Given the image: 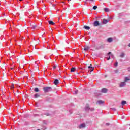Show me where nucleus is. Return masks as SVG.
I'll use <instances>...</instances> for the list:
<instances>
[{
    "label": "nucleus",
    "mask_w": 130,
    "mask_h": 130,
    "mask_svg": "<svg viewBox=\"0 0 130 130\" xmlns=\"http://www.w3.org/2000/svg\"><path fill=\"white\" fill-rule=\"evenodd\" d=\"M83 127H86V124L83 123L81 124L80 126H79V128H83Z\"/></svg>",
    "instance_id": "f8f14e48"
},
{
    "label": "nucleus",
    "mask_w": 130,
    "mask_h": 130,
    "mask_svg": "<svg viewBox=\"0 0 130 130\" xmlns=\"http://www.w3.org/2000/svg\"><path fill=\"white\" fill-rule=\"evenodd\" d=\"M113 40V39H112V38H108L107 39L108 42H109V43L112 42Z\"/></svg>",
    "instance_id": "4468645a"
},
{
    "label": "nucleus",
    "mask_w": 130,
    "mask_h": 130,
    "mask_svg": "<svg viewBox=\"0 0 130 130\" xmlns=\"http://www.w3.org/2000/svg\"><path fill=\"white\" fill-rule=\"evenodd\" d=\"M128 46H129V47H130V43L128 44Z\"/></svg>",
    "instance_id": "a19ab883"
},
{
    "label": "nucleus",
    "mask_w": 130,
    "mask_h": 130,
    "mask_svg": "<svg viewBox=\"0 0 130 130\" xmlns=\"http://www.w3.org/2000/svg\"><path fill=\"white\" fill-rule=\"evenodd\" d=\"M108 23V20L106 19H103V24L104 25H105L106 24H107Z\"/></svg>",
    "instance_id": "9b49d317"
},
{
    "label": "nucleus",
    "mask_w": 130,
    "mask_h": 130,
    "mask_svg": "<svg viewBox=\"0 0 130 130\" xmlns=\"http://www.w3.org/2000/svg\"><path fill=\"white\" fill-rule=\"evenodd\" d=\"M90 111H94L95 110V109L94 108H89Z\"/></svg>",
    "instance_id": "a878e982"
},
{
    "label": "nucleus",
    "mask_w": 130,
    "mask_h": 130,
    "mask_svg": "<svg viewBox=\"0 0 130 130\" xmlns=\"http://www.w3.org/2000/svg\"><path fill=\"white\" fill-rule=\"evenodd\" d=\"M100 23H99V21H98V20H96L93 23L94 27H98V26H100Z\"/></svg>",
    "instance_id": "f03ea898"
},
{
    "label": "nucleus",
    "mask_w": 130,
    "mask_h": 130,
    "mask_svg": "<svg viewBox=\"0 0 130 130\" xmlns=\"http://www.w3.org/2000/svg\"><path fill=\"white\" fill-rule=\"evenodd\" d=\"M121 104L122 106L124 105L125 104H126V101H122Z\"/></svg>",
    "instance_id": "aec40b11"
},
{
    "label": "nucleus",
    "mask_w": 130,
    "mask_h": 130,
    "mask_svg": "<svg viewBox=\"0 0 130 130\" xmlns=\"http://www.w3.org/2000/svg\"><path fill=\"white\" fill-rule=\"evenodd\" d=\"M79 92V91H78V90H76V91H75V95H77V94H78V93Z\"/></svg>",
    "instance_id": "c756f323"
},
{
    "label": "nucleus",
    "mask_w": 130,
    "mask_h": 130,
    "mask_svg": "<svg viewBox=\"0 0 130 130\" xmlns=\"http://www.w3.org/2000/svg\"><path fill=\"white\" fill-rule=\"evenodd\" d=\"M76 71V68L75 67H73L71 69V72H72V73H74V72Z\"/></svg>",
    "instance_id": "f3484780"
},
{
    "label": "nucleus",
    "mask_w": 130,
    "mask_h": 130,
    "mask_svg": "<svg viewBox=\"0 0 130 130\" xmlns=\"http://www.w3.org/2000/svg\"><path fill=\"white\" fill-rule=\"evenodd\" d=\"M118 64V63L117 62H116L114 66L115 67H117Z\"/></svg>",
    "instance_id": "7c9ffc66"
},
{
    "label": "nucleus",
    "mask_w": 130,
    "mask_h": 130,
    "mask_svg": "<svg viewBox=\"0 0 130 130\" xmlns=\"http://www.w3.org/2000/svg\"><path fill=\"white\" fill-rule=\"evenodd\" d=\"M124 56H125V54H124V53H121L120 55V57L123 58V57H124Z\"/></svg>",
    "instance_id": "dca6fc26"
},
{
    "label": "nucleus",
    "mask_w": 130,
    "mask_h": 130,
    "mask_svg": "<svg viewBox=\"0 0 130 130\" xmlns=\"http://www.w3.org/2000/svg\"><path fill=\"white\" fill-rule=\"evenodd\" d=\"M54 85H58V84H59V81L58 80V79H55L54 81Z\"/></svg>",
    "instance_id": "423d86ee"
},
{
    "label": "nucleus",
    "mask_w": 130,
    "mask_h": 130,
    "mask_svg": "<svg viewBox=\"0 0 130 130\" xmlns=\"http://www.w3.org/2000/svg\"><path fill=\"white\" fill-rule=\"evenodd\" d=\"M48 23H49V25H52V26H54V25H55V23H54V22H53L51 20H49Z\"/></svg>",
    "instance_id": "9d476101"
},
{
    "label": "nucleus",
    "mask_w": 130,
    "mask_h": 130,
    "mask_svg": "<svg viewBox=\"0 0 130 130\" xmlns=\"http://www.w3.org/2000/svg\"><path fill=\"white\" fill-rule=\"evenodd\" d=\"M89 49H90V47H86L84 48V50H85V51H87L89 50Z\"/></svg>",
    "instance_id": "a211bd4d"
},
{
    "label": "nucleus",
    "mask_w": 130,
    "mask_h": 130,
    "mask_svg": "<svg viewBox=\"0 0 130 130\" xmlns=\"http://www.w3.org/2000/svg\"><path fill=\"white\" fill-rule=\"evenodd\" d=\"M85 111H89L90 110V107L89 106V105H87L85 106L84 108Z\"/></svg>",
    "instance_id": "39448f33"
},
{
    "label": "nucleus",
    "mask_w": 130,
    "mask_h": 130,
    "mask_svg": "<svg viewBox=\"0 0 130 130\" xmlns=\"http://www.w3.org/2000/svg\"><path fill=\"white\" fill-rule=\"evenodd\" d=\"M97 103H98L99 104L101 105V104H103V103H104V101H102V100H99L97 101Z\"/></svg>",
    "instance_id": "ddd939ff"
},
{
    "label": "nucleus",
    "mask_w": 130,
    "mask_h": 130,
    "mask_svg": "<svg viewBox=\"0 0 130 130\" xmlns=\"http://www.w3.org/2000/svg\"><path fill=\"white\" fill-rule=\"evenodd\" d=\"M97 8H98V7H97V6L95 5L93 6V10H97Z\"/></svg>",
    "instance_id": "cd10ccee"
},
{
    "label": "nucleus",
    "mask_w": 130,
    "mask_h": 130,
    "mask_svg": "<svg viewBox=\"0 0 130 130\" xmlns=\"http://www.w3.org/2000/svg\"><path fill=\"white\" fill-rule=\"evenodd\" d=\"M84 29H85V30H90V26H88L86 25L84 26Z\"/></svg>",
    "instance_id": "2eb2a0df"
},
{
    "label": "nucleus",
    "mask_w": 130,
    "mask_h": 130,
    "mask_svg": "<svg viewBox=\"0 0 130 130\" xmlns=\"http://www.w3.org/2000/svg\"><path fill=\"white\" fill-rule=\"evenodd\" d=\"M44 123L45 124H46V123L45 122V121H44Z\"/></svg>",
    "instance_id": "ea45409f"
},
{
    "label": "nucleus",
    "mask_w": 130,
    "mask_h": 130,
    "mask_svg": "<svg viewBox=\"0 0 130 130\" xmlns=\"http://www.w3.org/2000/svg\"><path fill=\"white\" fill-rule=\"evenodd\" d=\"M127 81H130V79L128 77H125L124 79V82L126 83Z\"/></svg>",
    "instance_id": "6ab92c4d"
},
{
    "label": "nucleus",
    "mask_w": 130,
    "mask_h": 130,
    "mask_svg": "<svg viewBox=\"0 0 130 130\" xmlns=\"http://www.w3.org/2000/svg\"><path fill=\"white\" fill-rule=\"evenodd\" d=\"M128 71L130 72V67L128 68Z\"/></svg>",
    "instance_id": "4c0bfd02"
},
{
    "label": "nucleus",
    "mask_w": 130,
    "mask_h": 130,
    "mask_svg": "<svg viewBox=\"0 0 130 130\" xmlns=\"http://www.w3.org/2000/svg\"><path fill=\"white\" fill-rule=\"evenodd\" d=\"M36 28V25L32 26V29H35Z\"/></svg>",
    "instance_id": "473e14b6"
},
{
    "label": "nucleus",
    "mask_w": 130,
    "mask_h": 130,
    "mask_svg": "<svg viewBox=\"0 0 130 130\" xmlns=\"http://www.w3.org/2000/svg\"><path fill=\"white\" fill-rule=\"evenodd\" d=\"M106 125H107V126H109V125H110V124L109 123H106Z\"/></svg>",
    "instance_id": "2f4dec72"
},
{
    "label": "nucleus",
    "mask_w": 130,
    "mask_h": 130,
    "mask_svg": "<svg viewBox=\"0 0 130 130\" xmlns=\"http://www.w3.org/2000/svg\"><path fill=\"white\" fill-rule=\"evenodd\" d=\"M104 47H105V46H104V45H102L101 46H98L95 48V49L98 50H99V49H103V48H104Z\"/></svg>",
    "instance_id": "20e7f679"
},
{
    "label": "nucleus",
    "mask_w": 130,
    "mask_h": 130,
    "mask_svg": "<svg viewBox=\"0 0 130 130\" xmlns=\"http://www.w3.org/2000/svg\"><path fill=\"white\" fill-rule=\"evenodd\" d=\"M20 2H22V1H23V0H19Z\"/></svg>",
    "instance_id": "79ce46f5"
},
{
    "label": "nucleus",
    "mask_w": 130,
    "mask_h": 130,
    "mask_svg": "<svg viewBox=\"0 0 130 130\" xmlns=\"http://www.w3.org/2000/svg\"><path fill=\"white\" fill-rule=\"evenodd\" d=\"M53 69H56V66L54 65L53 67Z\"/></svg>",
    "instance_id": "f704fd0d"
},
{
    "label": "nucleus",
    "mask_w": 130,
    "mask_h": 130,
    "mask_svg": "<svg viewBox=\"0 0 130 130\" xmlns=\"http://www.w3.org/2000/svg\"><path fill=\"white\" fill-rule=\"evenodd\" d=\"M89 69L90 70V72H93L94 71V67H92V64H90L88 67Z\"/></svg>",
    "instance_id": "0eeeda50"
},
{
    "label": "nucleus",
    "mask_w": 130,
    "mask_h": 130,
    "mask_svg": "<svg viewBox=\"0 0 130 130\" xmlns=\"http://www.w3.org/2000/svg\"><path fill=\"white\" fill-rule=\"evenodd\" d=\"M108 55H110V57H111V58H114V55H113V54H112L111 52H109L108 53Z\"/></svg>",
    "instance_id": "1a4fd4ad"
},
{
    "label": "nucleus",
    "mask_w": 130,
    "mask_h": 130,
    "mask_svg": "<svg viewBox=\"0 0 130 130\" xmlns=\"http://www.w3.org/2000/svg\"><path fill=\"white\" fill-rule=\"evenodd\" d=\"M11 90H14V89H15V85H14V84H12L11 85Z\"/></svg>",
    "instance_id": "4be33fe9"
},
{
    "label": "nucleus",
    "mask_w": 130,
    "mask_h": 130,
    "mask_svg": "<svg viewBox=\"0 0 130 130\" xmlns=\"http://www.w3.org/2000/svg\"><path fill=\"white\" fill-rule=\"evenodd\" d=\"M111 110H112L113 111H116V109H115V108H111Z\"/></svg>",
    "instance_id": "bb28decb"
},
{
    "label": "nucleus",
    "mask_w": 130,
    "mask_h": 130,
    "mask_svg": "<svg viewBox=\"0 0 130 130\" xmlns=\"http://www.w3.org/2000/svg\"><path fill=\"white\" fill-rule=\"evenodd\" d=\"M44 114L45 115H46V116H50L51 115L49 113H45Z\"/></svg>",
    "instance_id": "393cba45"
},
{
    "label": "nucleus",
    "mask_w": 130,
    "mask_h": 130,
    "mask_svg": "<svg viewBox=\"0 0 130 130\" xmlns=\"http://www.w3.org/2000/svg\"><path fill=\"white\" fill-rule=\"evenodd\" d=\"M69 112H70V114H72V110L69 111Z\"/></svg>",
    "instance_id": "58836bf2"
},
{
    "label": "nucleus",
    "mask_w": 130,
    "mask_h": 130,
    "mask_svg": "<svg viewBox=\"0 0 130 130\" xmlns=\"http://www.w3.org/2000/svg\"><path fill=\"white\" fill-rule=\"evenodd\" d=\"M34 116H39V114H36L34 115Z\"/></svg>",
    "instance_id": "c9c22d12"
},
{
    "label": "nucleus",
    "mask_w": 130,
    "mask_h": 130,
    "mask_svg": "<svg viewBox=\"0 0 130 130\" xmlns=\"http://www.w3.org/2000/svg\"><path fill=\"white\" fill-rule=\"evenodd\" d=\"M35 92H39V89L37 87H36L34 89Z\"/></svg>",
    "instance_id": "b1692460"
},
{
    "label": "nucleus",
    "mask_w": 130,
    "mask_h": 130,
    "mask_svg": "<svg viewBox=\"0 0 130 130\" xmlns=\"http://www.w3.org/2000/svg\"><path fill=\"white\" fill-rule=\"evenodd\" d=\"M110 59V55H109V57L107 58V60H109Z\"/></svg>",
    "instance_id": "72a5a7b5"
},
{
    "label": "nucleus",
    "mask_w": 130,
    "mask_h": 130,
    "mask_svg": "<svg viewBox=\"0 0 130 130\" xmlns=\"http://www.w3.org/2000/svg\"><path fill=\"white\" fill-rule=\"evenodd\" d=\"M107 91H108V90H107V89H106V88H103L101 90V92L105 93H106L107 92Z\"/></svg>",
    "instance_id": "6e6552de"
},
{
    "label": "nucleus",
    "mask_w": 130,
    "mask_h": 130,
    "mask_svg": "<svg viewBox=\"0 0 130 130\" xmlns=\"http://www.w3.org/2000/svg\"><path fill=\"white\" fill-rule=\"evenodd\" d=\"M85 2L87 3V2H94V0H85Z\"/></svg>",
    "instance_id": "c85d7f7f"
},
{
    "label": "nucleus",
    "mask_w": 130,
    "mask_h": 130,
    "mask_svg": "<svg viewBox=\"0 0 130 130\" xmlns=\"http://www.w3.org/2000/svg\"><path fill=\"white\" fill-rule=\"evenodd\" d=\"M115 73H118V70H115Z\"/></svg>",
    "instance_id": "e433bc0d"
},
{
    "label": "nucleus",
    "mask_w": 130,
    "mask_h": 130,
    "mask_svg": "<svg viewBox=\"0 0 130 130\" xmlns=\"http://www.w3.org/2000/svg\"><path fill=\"white\" fill-rule=\"evenodd\" d=\"M35 98H38V97H40V95L38 94V93L35 94L34 95Z\"/></svg>",
    "instance_id": "5701e85b"
},
{
    "label": "nucleus",
    "mask_w": 130,
    "mask_h": 130,
    "mask_svg": "<svg viewBox=\"0 0 130 130\" xmlns=\"http://www.w3.org/2000/svg\"><path fill=\"white\" fill-rule=\"evenodd\" d=\"M38 130H40V129H38Z\"/></svg>",
    "instance_id": "37998d69"
},
{
    "label": "nucleus",
    "mask_w": 130,
    "mask_h": 130,
    "mask_svg": "<svg viewBox=\"0 0 130 130\" xmlns=\"http://www.w3.org/2000/svg\"><path fill=\"white\" fill-rule=\"evenodd\" d=\"M43 91L44 93H48L49 92H51L52 91V87L49 86H46L43 87Z\"/></svg>",
    "instance_id": "f257e3e1"
},
{
    "label": "nucleus",
    "mask_w": 130,
    "mask_h": 130,
    "mask_svg": "<svg viewBox=\"0 0 130 130\" xmlns=\"http://www.w3.org/2000/svg\"><path fill=\"white\" fill-rule=\"evenodd\" d=\"M104 11H105V12H106V13H107V12H109V9L107 8H105Z\"/></svg>",
    "instance_id": "412c9836"
},
{
    "label": "nucleus",
    "mask_w": 130,
    "mask_h": 130,
    "mask_svg": "<svg viewBox=\"0 0 130 130\" xmlns=\"http://www.w3.org/2000/svg\"><path fill=\"white\" fill-rule=\"evenodd\" d=\"M125 86H126V83H125V81L123 82H121L119 85L120 88H122L123 87H125Z\"/></svg>",
    "instance_id": "7ed1b4c3"
}]
</instances>
